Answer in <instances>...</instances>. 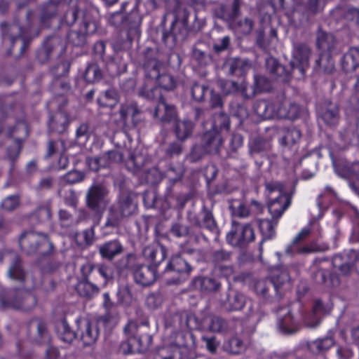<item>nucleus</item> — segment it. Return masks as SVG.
<instances>
[{"label": "nucleus", "mask_w": 359, "mask_h": 359, "mask_svg": "<svg viewBox=\"0 0 359 359\" xmlns=\"http://www.w3.org/2000/svg\"><path fill=\"white\" fill-rule=\"evenodd\" d=\"M37 286L36 280H32L30 285L11 287L0 294L1 306L4 309H13L24 311L33 309L36 305V297L31 291Z\"/></svg>", "instance_id": "nucleus-1"}, {"label": "nucleus", "mask_w": 359, "mask_h": 359, "mask_svg": "<svg viewBox=\"0 0 359 359\" xmlns=\"http://www.w3.org/2000/svg\"><path fill=\"white\" fill-rule=\"evenodd\" d=\"M137 194L131 191L121 192L117 202L108 209L106 227L116 228L126 218L133 215L137 209Z\"/></svg>", "instance_id": "nucleus-2"}, {"label": "nucleus", "mask_w": 359, "mask_h": 359, "mask_svg": "<svg viewBox=\"0 0 359 359\" xmlns=\"http://www.w3.org/2000/svg\"><path fill=\"white\" fill-rule=\"evenodd\" d=\"M18 242L21 250L28 256L45 257L49 256L54 248L46 234L34 231H23Z\"/></svg>", "instance_id": "nucleus-3"}, {"label": "nucleus", "mask_w": 359, "mask_h": 359, "mask_svg": "<svg viewBox=\"0 0 359 359\" xmlns=\"http://www.w3.org/2000/svg\"><path fill=\"white\" fill-rule=\"evenodd\" d=\"M123 332L134 342L137 344L140 352L147 351L152 343V336L150 333L149 323L147 319L140 322L130 320L124 327Z\"/></svg>", "instance_id": "nucleus-4"}, {"label": "nucleus", "mask_w": 359, "mask_h": 359, "mask_svg": "<svg viewBox=\"0 0 359 359\" xmlns=\"http://www.w3.org/2000/svg\"><path fill=\"white\" fill-rule=\"evenodd\" d=\"M233 253L223 248L212 250L210 255V262L213 265V273L219 278H229L235 273L232 264Z\"/></svg>", "instance_id": "nucleus-5"}, {"label": "nucleus", "mask_w": 359, "mask_h": 359, "mask_svg": "<svg viewBox=\"0 0 359 359\" xmlns=\"http://www.w3.org/2000/svg\"><path fill=\"white\" fill-rule=\"evenodd\" d=\"M8 261L10 265L8 269V276L17 282L20 286L30 285L29 275L25 270L22 258L13 251H6L0 254V262Z\"/></svg>", "instance_id": "nucleus-6"}, {"label": "nucleus", "mask_w": 359, "mask_h": 359, "mask_svg": "<svg viewBox=\"0 0 359 359\" xmlns=\"http://www.w3.org/2000/svg\"><path fill=\"white\" fill-rule=\"evenodd\" d=\"M255 238V231L250 224H241L232 221L231 229L226 235L228 243L234 247L245 248Z\"/></svg>", "instance_id": "nucleus-7"}, {"label": "nucleus", "mask_w": 359, "mask_h": 359, "mask_svg": "<svg viewBox=\"0 0 359 359\" xmlns=\"http://www.w3.org/2000/svg\"><path fill=\"white\" fill-rule=\"evenodd\" d=\"M109 189L102 183L93 184L86 193V205L95 212H102L109 203Z\"/></svg>", "instance_id": "nucleus-8"}, {"label": "nucleus", "mask_w": 359, "mask_h": 359, "mask_svg": "<svg viewBox=\"0 0 359 359\" xmlns=\"http://www.w3.org/2000/svg\"><path fill=\"white\" fill-rule=\"evenodd\" d=\"M97 29V23L88 16H85L79 28L71 30L67 36L68 41L74 46H83L86 43L87 36Z\"/></svg>", "instance_id": "nucleus-9"}, {"label": "nucleus", "mask_w": 359, "mask_h": 359, "mask_svg": "<svg viewBox=\"0 0 359 359\" xmlns=\"http://www.w3.org/2000/svg\"><path fill=\"white\" fill-rule=\"evenodd\" d=\"M192 267L181 256L176 255L172 257L168 263L165 271L167 273H176L177 276L167 280L168 284H179L185 280L189 276Z\"/></svg>", "instance_id": "nucleus-10"}, {"label": "nucleus", "mask_w": 359, "mask_h": 359, "mask_svg": "<svg viewBox=\"0 0 359 359\" xmlns=\"http://www.w3.org/2000/svg\"><path fill=\"white\" fill-rule=\"evenodd\" d=\"M332 266L328 264L325 266L319 263L316 270L313 273V278L318 285H324L326 287H337L340 284V280L337 275L333 273Z\"/></svg>", "instance_id": "nucleus-11"}, {"label": "nucleus", "mask_w": 359, "mask_h": 359, "mask_svg": "<svg viewBox=\"0 0 359 359\" xmlns=\"http://www.w3.org/2000/svg\"><path fill=\"white\" fill-rule=\"evenodd\" d=\"M275 116L280 118L295 120L300 115L299 106L285 97L278 98L274 101Z\"/></svg>", "instance_id": "nucleus-12"}, {"label": "nucleus", "mask_w": 359, "mask_h": 359, "mask_svg": "<svg viewBox=\"0 0 359 359\" xmlns=\"http://www.w3.org/2000/svg\"><path fill=\"white\" fill-rule=\"evenodd\" d=\"M277 326L279 331L283 334H292L299 330V324L294 321L291 310L289 307H279L277 309Z\"/></svg>", "instance_id": "nucleus-13"}, {"label": "nucleus", "mask_w": 359, "mask_h": 359, "mask_svg": "<svg viewBox=\"0 0 359 359\" xmlns=\"http://www.w3.org/2000/svg\"><path fill=\"white\" fill-rule=\"evenodd\" d=\"M170 325L174 328L184 330L199 328L200 324L196 316L187 311L172 314L170 318Z\"/></svg>", "instance_id": "nucleus-14"}, {"label": "nucleus", "mask_w": 359, "mask_h": 359, "mask_svg": "<svg viewBox=\"0 0 359 359\" xmlns=\"http://www.w3.org/2000/svg\"><path fill=\"white\" fill-rule=\"evenodd\" d=\"M311 55L310 47L305 43L294 45L291 65L293 69H297L304 74L305 69L309 66V59Z\"/></svg>", "instance_id": "nucleus-15"}, {"label": "nucleus", "mask_w": 359, "mask_h": 359, "mask_svg": "<svg viewBox=\"0 0 359 359\" xmlns=\"http://www.w3.org/2000/svg\"><path fill=\"white\" fill-rule=\"evenodd\" d=\"M338 175L344 178H354L355 182H350L352 189L359 194V161L353 163H340L335 165Z\"/></svg>", "instance_id": "nucleus-16"}, {"label": "nucleus", "mask_w": 359, "mask_h": 359, "mask_svg": "<svg viewBox=\"0 0 359 359\" xmlns=\"http://www.w3.org/2000/svg\"><path fill=\"white\" fill-rule=\"evenodd\" d=\"M64 49L62 39L59 36L48 37L43 43V47L37 52L36 58L40 63L48 62L52 54Z\"/></svg>", "instance_id": "nucleus-17"}, {"label": "nucleus", "mask_w": 359, "mask_h": 359, "mask_svg": "<svg viewBox=\"0 0 359 359\" xmlns=\"http://www.w3.org/2000/svg\"><path fill=\"white\" fill-rule=\"evenodd\" d=\"M189 220L193 226L205 228L211 232L216 231L217 229V224L212 211L205 206L198 215L191 216Z\"/></svg>", "instance_id": "nucleus-18"}, {"label": "nucleus", "mask_w": 359, "mask_h": 359, "mask_svg": "<svg viewBox=\"0 0 359 359\" xmlns=\"http://www.w3.org/2000/svg\"><path fill=\"white\" fill-rule=\"evenodd\" d=\"M318 116L327 126H337L340 118L338 104L330 101L325 102L319 110Z\"/></svg>", "instance_id": "nucleus-19"}, {"label": "nucleus", "mask_w": 359, "mask_h": 359, "mask_svg": "<svg viewBox=\"0 0 359 359\" xmlns=\"http://www.w3.org/2000/svg\"><path fill=\"white\" fill-rule=\"evenodd\" d=\"M30 337L32 340L36 344H48L50 340V334L47 324L41 319L33 320L30 323Z\"/></svg>", "instance_id": "nucleus-20"}, {"label": "nucleus", "mask_w": 359, "mask_h": 359, "mask_svg": "<svg viewBox=\"0 0 359 359\" xmlns=\"http://www.w3.org/2000/svg\"><path fill=\"white\" fill-rule=\"evenodd\" d=\"M133 276L137 283L144 287L149 286L156 279V269L147 265H137L133 270Z\"/></svg>", "instance_id": "nucleus-21"}, {"label": "nucleus", "mask_w": 359, "mask_h": 359, "mask_svg": "<svg viewBox=\"0 0 359 359\" xmlns=\"http://www.w3.org/2000/svg\"><path fill=\"white\" fill-rule=\"evenodd\" d=\"M177 116L175 105L167 103L165 99L160 96V101L154 111V116L162 123H170L176 121Z\"/></svg>", "instance_id": "nucleus-22"}, {"label": "nucleus", "mask_w": 359, "mask_h": 359, "mask_svg": "<svg viewBox=\"0 0 359 359\" xmlns=\"http://www.w3.org/2000/svg\"><path fill=\"white\" fill-rule=\"evenodd\" d=\"M226 67L229 75L242 76L252 68V63L247 58L231 57L226 62Z\"/></svg>", "instance_id": "nucleus-23"}, {"label": "nucleus", "mask_w": 359, "mask_h": 359, "mask_svg": "<svg viewBox=\"0 0 359 359\" xmlns=\"http://www.w3.org/2000/svg\"><path fill=\"white\" fill-rule=\"evenodd\" d=\"M247 301V297L244 294L237 290H230L225 300L222 301L224 308L227 311H241Z\"/></svg>", "instance_id": "nucleus-24"}, {"label": "nucleus", "mask_w": 359, "mask_h": 359, "mask_svg": "<svg viewBox=\"0 0 359 359\" xmlns=\"http://www.w3.org/2000/svg\"><path fill=\"white\" fill-rule=\"evenodd\" d=\"M154 53H148L143 63V69L145 78L151 81H154L159 76L163 68V64L156 57H152Z\"/></svg>", "instance_id": "nucleus-25"}, {"label": "nucleus", "mask_w": 359, "mask_h": 359, "mask_svg": "<svg viewBox=\"0 0 359 359\" xmlns=\"http://www.w3.org/2000/svg\"><path fill=\"white\" fill-rule=\"evenodd\" d=\"M290 194H281L273 199L268 205L269 211L273 219L279 218L291 203Z\"/></svg>", "instance_id": "nucleus-26"}, {"label": "nucleus", "mask_w": 359, "mask_h": 359, "mask_svg": "<svg viewBox=\"0 0 359 359\" xmlns=\"http://www.w3.org/2000/svg\"><path fill=\"white\" fill-rule=\"evenodd\" d=\"M100 335L98 324L86 320L81 327V339L85 346H90L96 342Z\"/></svg>", "instance_id": "nucleus-27"}, {"label": "nucleus", "mask_w": 359, "mask_h": 359, "mask_svg": "<svg viewBox=\"0 0 359 359\" xmlns=\"http://www.w3.org/2000/svg\"><path fill=\"white\" fill-rule=\"evenodd\" d=\"M141 22V16L136 10H133L127 17H125L123 27L128 32V38L130 40L140 36Z\"/></svg>", "instance_id": "nucleus-28"}, {"label": "nucleus", "mask_w": 359, "mask_h": 359, "mask_svg": "<svg viewBox=\"0 0 359 359\" xmlns=\"http://www.w3.org/2000/svg\"><path fill=\"white\" fill-rule=\"evenodd\" d=\"M337 43V39L332 34L318 29L316 34V46L318 49L330 54L336 50Z\"/></svg>", "instance_id": "nucleus-29"}, {"label": "nucleus", "mask_w": 359, "mask_h": 359, "mask_svg": "<svg viewBox=\"0 0 359 359\" xmlns=\"http://www.w3.org/2000/svg\"><path fill=\"white\" fill-rule=\"evenodd\" d=\"M266 68L269 74L274 79H280L285 82L290 78L289 71L275 57H269L266 60Z\"/></svg>", "instance_id": "nucleus-30"}, {"label": "nucleus", "mask_w": 359, "mask_h": 359, "mask_svg": "<svg viewBox=\"0 0 359 359\" xmlns=\"http://www.w3.org/2000/svg\"><path fill=\"white\" fill-rule=\"evenodd\" d=\"M293 272L297 274L299 272L298 266L296 264H292L283 268L280 270L276 271L271 278V280L274 285V290H278L283 285L288 283L290 280V273Z\"/></svg>", "instance_id": "nucleus-31"}, {"label": "nucleus", "mask_w": 359, "mask_h": 359, "mask_svg": "<svg viewBox=\"0 0 359 359\" xmlns=\"http://www.w3.org/2000/svg\"><path fill=\"white\" fill-rule=\"evenodd\" d=\"M123 252V247L118 239L105 242L99 247V252L102 258L111 261Z\"/></svg>", "instance_id": "nucleus-32"}, {"label": "nucleus", "mask_w": 359, "mask_h": 359, "mask_svg": "<svg viewBox=\"0 0 359 359\" xmlns=\"http://www.w3.org/2000/svg\"><path fill=\"white\" fill-rule=\"evenodd\" d=\"M222 144V138L220 134L216 131L207 132L203 136L202 144L208 154H218Z\"/></svg>", "instance_id": "nucleus-33"}, {"label": "nucleus", "mask_w": 359, "mask_h": 359, "mask_svg": "<svg viewBox=\"0 0 359 359\" xmlns=\"http://www.w3.org/2000/svg\"><path fill=\"white\" fill-rule=\"evenodd\" d=\"M194 130V124L189 120H177L173 126V131L177 140L184 142L189 138Z\"/></svg>", "instance_id": "nucleus-34"}, {"label": "nucleus", "mask_w": 359, "mask_h": 359, "mask_svg": "<svg viewBox=\"0 0 359 359\" xmlns=\"http://www.w3.org/2000/svg\"><path fill=\"white\" fill-rule=\"evenodd\" d=\"M359 67V48L351 47L344 54L342 60V68L346 72L354 71Z\"/></svg>", "instance_id": "nucleus-35"}, {"label": "nucleus", "mask_w": 359, "mask_h": 359, "mask_svg": "<svg viewBox=\"0 0 359 359\" xmlns=\"http://www.w3.org/2000/svg\"><path fill=\"white\" fill-rule=\"evenodd\" d=\"M253 108L255 113L264 119H269L275 116L274 101L257 100Z\"/></svg>", "instance_id": "nucleus-36"}, {"label": "nucleus", "mask_w": 359, "mask_h": 359, "mask_svg": "<svg viewBox=\"0 0 359 359\" xmlns=\"http://www.w3.org/2000/svg\"><path fill=\"white\" fill-rule=\"evenodd\" d=\"M195 285L202 292L207 293L217 292L221 288V283L215 278L208 276L198 277L195 279Z\"/></svg>", "instance_id": "nucleus-37"}, {"label": "nucleus", "mask_w": 359, "mask_h": 359, "mask_svg": "<svg viewBox=\"0 0 359 359\" xmlns=\"http://www.w3.org/2000/svg\"><path fill=\"white\" fill-rule=\"evenodd\" d=\"M69 123V118L65 111L56 112L49 121L50 128L57 133L66 131Z\"/></svg>", "instance_id": "nucleus-38"}, {"label": "nucleus", "mask_w": 359, "mask_h": 359, "mask_svg": "<svg viewBox=\"0 0 359 359\" xmlns=\"http://www.w3.org/2000/svg\"><path fill=\"white\" fill-rule=\"evenodd\" d=\"M76 290L81 297L90 299L98 294L100 288L91 281L80 280L76 285Z\"/></svg>", "instance_id": "nucleus-39"}, {"label": "nucleus", "mask_w": 359, "mask_h": 359, "mask_svg": "<svg viewBox=\"0 0 359 359\" xmlns=\"http://www.w3.org/2000/svg\"><path fill=\"white\" fill-rule=\"evenodd\" d=\"M141 183L151 185L158 184L162 180V175L156 167L147 168L137 175Z\"/></svg>", "instance_id": "nucleus-40"}, {"label": "nucleus", "mask_w": 359, "mask_h": 359, "mask_svg": "<svg viewBox=\"0 0 359 359\" xmlns=\"http://www.w3.org/2000/svg\"><path fill=\"white\" fill-rule=\"evenodd\" d=\"M147 160L141 154H133L126 161L127 169L137 176L146 167Z\"/></svg>", "instance_id": "nucleus-41"}, {"label": "nucleus", "mask_w": 359, "mask_h": 359, "mask_svg": "<svg viewBox=\"0 0 359 359\" xmlns=\"http://www.w3.org/2000/svg\"><path fill=\"white\" fill-rule=\"evenodd\" d=\"M59 218L64 225L72 226L79 224L80 222L87 219L88 214L86 210L80 209L78 210V217L74 218L73 215L67 210L61 209L59 211Z\"/></svg>", "instance_id": "nucleus-42"}, {"label": "nucleus", "mask_w": 359, "mask_h": 359, "mask_svg": "<svg viewBox=\"0 0 359 359\" xmlns=\"http://www.w3.org/2000/svg\"><path fill=\"white\" fill-rule=\"evenodd\" d=\"M334 341L332 337H327L322 339H317L309 342L307 346L309 350L313 354L318 355L327 351L333 346Z\"/></svg>", "instance_id": "nucleus-43"}, {"label": "nucleus", "mask_w": 359, "mask_h": 359, "mask_svg": "<svg viewBox=\"0 0 359 359\" xmlns=\"http://www.w3.org/2000/svg\"><path fill=\"white\" fill-rule=\"evenodd\" d=\"M0 29L3 38L10 40L11 43H13L22 34L21 27L16 24L3 22L0 24Z\"/></svg>", "instance_id": "nucleus-44"}, {"label": "nucleus", "mask_w": 359, "mask_h": 359, "mask_svg": "<svg viewBox=\"0 0 359 359\" xmlns=\"http://www.w3.org/2000/svg\"><path fill=\"white\" fill-rule=\"evenodd\" d=\"M169 35L172 36L175 40L184 39L187 35L186 20H183L182 22H179L177 18H175L172 23L170 32L164 33V40H165Z\"/></svg>", "instance_id": "nucleus-45"}, {"label": "nucleus", "mask_w": 359, "mask_h": 359, "mask_svg": "<svg viewBox=\"0 0 359 359\" xmlns=\"http://www.w3.org/2000/svg\"><path fill=\"white\" fill-rule=\"evenodd\" d=\"M172 343L176 347H189L194 344V335L189 332L180 331L174 333Z\"/></svg>", "instance_id": "nucleus-46"}, {"label": "nucleus", "mask_w": 359, "mask_h": 359, "mask_svg": "<svg viewBox=\"0 0 359 359\" xmlns=\"http://www.w3.org/2000/svg\"><path fill=\"white\" fill-rule=\"evenodd\" d=\"M118 94L114 89L110 88L104 91L103 95L97 99L100 107H113L118 102Z\"/></svg>", "instance_id": "nucleus-47"}, {"label": "nucleus", "mask_w": 359, "mask_h": 359, "mask_svg": "<svg viewBox=\"0 0 359 359\" xmlns=\"http://www.w3.org/2000/svg\"><path fill=\"white\" fill-rule=\"evenodd\" d=\"M57 334L60 339L67 344H71L76 338V333L65 319L57 325Z\"/></svg>", "instance_id": "nucleus-48"}, {"label": "nucleus", "mask_w": 359, "mask_h": 359, "mask_svg": "<svg viewBox=\"0 0 359 359\" xmlns=\"http://www.w3.org/2000/svg\"><path fill=\"white\" fill-rule=\"evenodd\" d=\"M230 26L236 32L248 35L251 33L254 27V21L250 18H245L242 20L236 21V19L230 23Z\"/></svg>", "instance_id": "nucleus-49"}, {"label": "nucleus", "mask_w": 359, "mask_h": 359, "mask_svg": "<svg viewBox=\"0 0 359 359\" xmlns=\"http://www.w3.org/2000/svg\"><path fill=\"white\" fill-rule=\"evenodd\" d=\"M301 138V133L295 128H285L280 143L284 146H292Z\"/></svg>", "instance_id": "nucleus-50"}, {"label": "nucleus", "mask_w": 359, "mask_h": 359, "mask_svg": "<svg viewBox=\"0 0 359 359\" xmlns=\"http://www.w3.org/2000/svg\"><path fill=\"white\" fill-rule=\"evenodd\" d=\"M316 67L325 74H331L334 70V64L330 57V54L321 55L316 61Z\"/></svg>", "instance_id": "nucleus-51"}, {"label": "nucleus", "mask_w": 359, "mask_h": 359, "mask_svg": "<svg viewBox=\"0 0 359 359\" xmlns=\"http://www.w3.org/2000/svg\"><path fill=\"white\" fill-rule=\"evenodd\" d=\"M208 329L214 332H219L227 329V323L223 318L217 316H210L206 319Z\"/></svg>", "instance_id": "nucleus-52"}, {"label": "nucleus", "mask_w": 359, "mask_h": 359, "mask_svg": "<svg viewBox=\"0 0 359 359\" xmlns=\"http://www.w3.org/2000/svg\"><path fill=\"white\" fill-rule=\"evenodd\" d=\"M213 15L219 19H221L229 25L237 18L231 13V10L229 9L225 4H219L212 9Z\"/></svg>", "instance_id": "nucleus-53"}, {"label": "nucleus", "mask_w": 359, "mask_h": 359, "mask_svg": "<svg viewBox=\"0 0 359 359\" xmlns=\"http://www.w3.org/2000/svg\"><path fill=\"white\" fill-rule=\"evenodd\" d=\"M83 77L87 82L95 83L101 80L102 72L97 64L93 63L87 67Z\"/></svg>", "instance_id": "nucleus-54"}, {"label": "nucleus", "mask_w": 359, "mask_h": 359, "mask_svg": "<svg viewBox=\"0 0 359 359\" xmlns=\"http://www.w3.org/2000/svg\"><path fill=\"white\" fill-rule=\"evenodd\" d=\"M184 150V142L176 140L170 142L164 149L166 158H172L180 156Z\"/></svg>", "instance_id": "nucleus-55"}, {"label": "nucleus", "mask_w": 359, "mask_h": 359, "mask_svg": "<svg viewBox=\"0 0 359 359\" xmlns=\"http://www.w3.org/2000/svg\"><path fill=\"white\" fill-rule=\"evenodd\" d=\"M58 194L64 200V202L67 205L76 208L78 204V198L76 192L72 189H67L64 186H61Z\"/></svg>", "instance_id": "nucleus-56"}, {"label": "nucleus", "mask_w": 359, "mask_h": 359, "mask_svg": "<svg viewBox=\"0 0 359 359\" xmlns=\"http://www.w3.org/2000/svg\"><path fill=\"white\" fill-rule=\"evenodd\" d=\"M81 280L98 282L100 280L97 276V266L93 263L88 262L81 268Z\"/></svg>", "instance_id": "nucleus-57"}, {"label": "nucleus", "mask_w": 359, "mask_h": 359, "mask_svg": "<svg viewBox=\"0 0 359 359\" xmlns=\"http://www.w3.org/2000/svg\"><path fill=\"white\" fill-rule=\"evenodd\" d=\"M22 142L20 139H15L13 145L8 147L6 150V158L10 161L11 169H13L14 163L20 154Z\"/></svg>", "instance_id": "nucleus-58"}, {"label": "nucleus", "mask_w": 359, "mask_h": 359, "mask_svg": "<svg viewBox=\"0 0 359 359\" xmlns=\"http://www.w3.org/2000/svg\"><path fill=\"white\" fill-rule=\"evenodd\" d=\"M257 222L264 239L271 238L275 233L274 226L276 225L277 222L269 219H258Z\"/></svg>", "instance_id": "nucleus-59"}, {"label": "nucleus", "mask_w": 359, "mask_h": 359, "mask_svg": "<svg viewBox=\"0 0 359 359\" xmlns=\"http://www.w3.org/2000/svg\"><path fill=\"white\" fill-rule=\"evenodd\" d=\"M158 86L167 90H173L176 87V81L170 74L165 73H160L158 78L154 81Z\"/></svg>", "instance_id": "nucleus-60"}, {"label": "nucleus", "mask_w": 359, "mask_h": 359, "mask_svg": "<svg viewBox=\"0 0 359 359\" xmlns=\"http://www.w3.org/2000/svg\"><path fill=\"white\" fill-rule=\"evenodd\" d=\"M273 288L274 289V285L271 278L258 280L255 285L256 292L263 297L269 296V290Z\"/></svg>", "instance_id": "nucleus-61"}, {"label": "nucleus", "mask_w": 359, "mask_h": 359, "mask_svg": "<svg viewBox=\"0 0 359 359\" xmlns=\"http://www.w3.org/2000/svg\"><path fill=\"white\" fill-rule=\"evenodd\" d=\"M207 154L208 153L203 144H195L191 147L187 159L190 162L194 163L201 161Z\"/></svg>", "instance_id": "nucleus-62"}, {"label": "nucleus", "mask_w": 359, "mask_h": 359, "mask_svg": "<svg viewBox=\"0 0 359 359\" xmlns=\"http://www.w3.org/2000/svg\"><path fill=\"white\" fill-rule=\"evenodd\" d=\"M61 0H49L42 8L41 20L43 21L55 15L57 6Z\"/></svg>", "instance_id": "nucleus-63"}, {"label": "nucleus", "mask_w": 359, "mask_h": 359, "mask_svg": "<svg viewBox=\"0 0 359 359\" xmlns=\"http://www.w3.org/2000/svg\"><path fill=\"white\" fill-rule=\"evenodd\" d=\"M85 177V172L74 170L65 174L62 177V181L66 184H73L82 182Z\"/></svg>", "instance_id": "nucleus-64"}]
</instances>
